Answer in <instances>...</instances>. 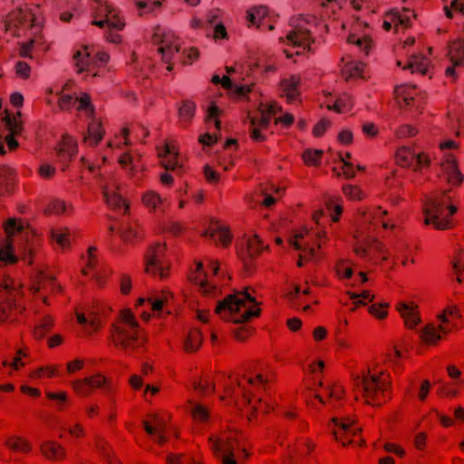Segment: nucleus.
<instances>
[{
	"label": "nucleus",
	"mask_w": 464,
	"mask_h": 464,
	"mask_svg": "<svg viewBox=\"0 0 464 464\" xmlns=\"http://www.w3.org/2000/svg\"><path fill=\"white\" fill-rule=\"evenodd\" d=\"M289 30L285 37H280L284 53L288 58L300 55L311 49L314 34L319 31L320 24L314 16L298 15L290 20Z\"/></svg>",
	"instance_id": "1"
},
{
	"label": "nucleus",
	"mask_w": 464,
	"mask_h": 464,
	"mask_svg": "<svg viewBox=\"0 0 464 464\" xmlns=\"http://www.w3.org/2000/svg\"><path fill=\"white\" fill-rule=\"evenodd\" d=\"M386 214L387 211L381 208L366 209L362 212L358 227L354 233V251L358 256H366L371 251L376 250L383 256V259L387 258V251L371 235L379 223H382V227L386 229L393 227L392 224L383 219Z\"/></svg>",
	"instance_id": "2"
},
{
	"label": "nucleus",
	"mask_w": 464,
	"mask_h": 464,
	"mask_svg": "<svg viewBox=\"0 0 464 464\" xmlns=\"http://www.w3.org/2000/svg\"><path fill=\"white\" fill-rule=\"evenodd\" d=\"M260 308L256 298L253 297L247 289L236 291L228 295L216 306V314L222 319L234 324H243L252 317L260 314Z\"/></svg>",
	"instance_id": "3"
},
{
	"label": "nucleus",
	"mask_w": 464,
	"mask_h": 464,
	"mask_svg": "<svg viewBox=\"0 0 464 464\" xmlns=\"http://www.w3.org/2000/svg\"><path fill=\"white\" fill-rule=\"evenodd\" d=\"M353 382L366 403L379 405L386 400L390 381L383 371L368 370L361 374H354Z\"/></svg>",
	"instance_id": "4"
},
{
	"label": "nucleus",
	"mask_w": 464,
	"mask_h": 464,
	"mask_svg": "<svg viewBox=\"0 0 464 464\" xmlns=\"http://www.w3.org/2000/svg\"><path fill=\"white\" fill-rule=\"evenodd\" d=\"M271 117H275V123L283 127H289L294 122V116L290 113H283L282 107L276 102L261 103L257 115L249 116L251 138L256 141L265 140L266 130L269 125Z\"/></svg>",
	"instance_id": "5"
},
{
	"label": "nucleus",
	"mask_w": 464,
	"mask_h": 464,
	"mask_svg": "<svg viewBox=\"0 0 464 464\" xmlns=\"http://www.w3.org/2000/svg\"><path fill=\"white\" fill-rule=\"evenodd\" d=\"M111 338L117 347L126 352L140 346L146 340L130 309L121 312L119 322L113 325Z\"/></svg>",
	"instance_id": "6"
},
{
	"label": "nucleus",
	"mask_w": 464,
	"mask_h": 464,
	"mask_svg": "<svg viewBox=\"0 0 464 464\" xmlns=\"http://www.w3.org/2000/svg\"><path fill=\"white\" fill-rule=\"evenodd\" d=\"M324 216L322 208L316 209L312 214V218L317 225L316 228L304 227L296 232L290 239V245L300 251V258L297 262L298 266H303V258H314L315 256V246H319L318 239L325 234V231L320 222Z\"/></svg>",
	"instance_id": "7"
},
{
	"label": "nucleus",
	"mask_w": 464,
	"mask_h": 464,
	"mask_svg": "<svg viewBox=\"0 0 464 464\" xmlns=\"http://www.w3.org/2000/svg\"><path fill=\"white\" fill-rule=\"evenodd\" d=\"M72 82H66L63 85H53L45 90V101L49 105L54 103L53 95L58 96V106L63 111L72 109L74 105L78 111H84L88 116H93L94 108L91 103L90 96L83 93L81 97H76L72 92Z\"/></svg>",
	"instance_id": "8"
},
{
	"label": "nucleus",
	"mask_w": 464,
	"mask_h": 464,
	"mask_svg": "<svg viewBox=\"0 0 464 464\" xmlns=\"http://www.w3.org/2000/svg\"><path fill=\"white\" fill-rule=\"evenodd\" d=\"M109 54L95 46L84 45L73 55V62L78 73L85 77H101L105 72Z\"/></svg>",
	"instance_id": "9"
},
{
	"label": "nucleus",
	"mask_w": 464,
	"mask_h": 464,
	"mask_svg": "<svg viewBox=\"0 0 464 464\" xmlns=\"http://www.w3.org/2000/svg\"><path fill=\"white\" fill-rule=\"evenodd\" d=\"M446 194L436 195L427 200L423 208L424 223L432 225L436 229L445 230L450 227V217L457 211V208L447 205Z\"/></svg>",
	"instance_id": "10"
},
{
	"label": "nucleus",
	"mask_w": 464,
	"mask_h": 464,
	"mask_svg": "<svg viewBox=\"0 0 464 464\" xmlns=\"http://www.w3.org/2000/svg\"><path fill=\"white\" fill-rule=\"evenodd\" d=\"M227 74L234 75L231 79L228 75L219 76L215 74L211 82L214 84H221L225 89L237 97H245L252 90L253 83H238L246 80L250 76L252 68L242 63H237L235 66H227Z\"/></svg>",
	"instance_id": "11"
},
{
	"label": "nucleus",
	"mask_w": 464,
	"mask_h": 464,
	"mask_svg": "<svg viewBox=\"0 0 464 464\" xmlns=\"http://www.w3.org/2000/svg\"><path fill=\"white\" fill-rule=\"evenodd\" d=\"M459 316V313L456 306L446 307L437 314L438 324L430 322L419 331L420 338L428 345H435L444 334L450 332L453 319Z\"/></svg>",
	"instance_id": "12"
},
{
	"label": "nucleus",
	"mask_w": 464,
	"mask_h": 464,
	"mask_svg": "<svg viewBox=\"0 0 464 464\" xmlns=\"http://www.w3.org/2000/svg\"><path fill=\"white\" fill-rule=\"evenodd\" d=\"M129 133V129L123 128L120 134L116 135L109 143V146L113 150H119V164L129 176L134 177L139 171L143 169V166L140 163L141 156L137 150H124V147L131 144Z\"/></svg>",
	"instance_id": "13"
},
{
	"label": "nucleus",
	"mask_w": 464,
	"mask_h": 464,
	"mask_svg": "<svg viewBox=\"0 0 464 464\" xmlns=\"http://www.w3.org/2000/svg\"><path fill=\"white\" fill-rule=\"evenodd\" d=\"M209 272L203 270V264L198 263L196 272L191 276V280L199 285L203 295L215 297L220 293L218 271V264L214 260L208 262Z\"/></svg>",
	"instance_id": "14"
},
{
	"label": "nucleus",
	"mask_w": 464,
	"mask_h": 464,
	"mask_svg": "<svg viewBox=\"0 0 464 464\" xmlns=\"http://www.w3.org/2000/svg\"><path fill=\"white\" fill-rule=\"evenodd\" d=\"M153 42L158 45V52L160 53L162 61L169 63L167 70H172L171 61L179 52L180 44L173 32L162 27H157L153 34Z\"/></svg>",
	"instance_id": "15"
},
{
	"label": "nucleus",
	"mask_w": 464,
	"mask_h": 464,
	"mask_svg": "<svg viewBox=\"0 0 464 464\" xmlns=\"http://www.w3.org/2000/svg\"><path fill=\"white\" fill-rule=\"evenodd\" d=\"M6 239L0 241V266L14 264L17 261L14 254L12 237L26 234L23 223L15 218H9L4 226Z\"/></svg>",
	"instance_id": "16"
},
{
	"label": "nucleus",
	"mask_w": 464,
	"mask_h": 464,
	"mask_svg": "<svg viewBox=\"0 0 464 464\" xmlns=\"http://www.w3.org/2000/svg\"><path fill=\"white\" fill-rule=\"evenodd\" d=\"M93 6L95 12V19L92 24L103 28L105 25L110 29L121 31L124 28L125 23L120 16L119 11L112 4L107 1L96 0Z\"/></svg>",
	"instance_id": "17"
},
{
	"label": "nucleus",
	"mask_w": 464,
	"mask_h": 464,
	"mask_svg": "<svg viewBox=\"0 0 464 464\" xmlns=\"http://www.w3.org/2000/svg\"><path fill=\"white\" fill-rule=\"evenodd\" d=\"M440 148L443 151L441 168L448 182L453 186L460 185L464 180V175L458 167L454 154L449 151L450 150H456L458 148L457 142L454 140H447L440 143Z\"/></svg>",
	"instance_id": "18"
},
{
	"label": "nucleus",
	"mask_w": 464,
	"mask_h": 464,
	"mask_svg": "<svg viewBox=\"0 0 464 464\" xmlns=\"http://www.w3.org/2000/svg\"><path fill=\"white\" fill-rule=\"evenodd\" d=\"M165 246L152 245L145 254V272L153 276L164 278L168 275L169 264L165 260Z\"/></svg>",
	"instance_id": "19"
},
{
	"label": "nucleus",
	"mask_w": 464,
	"mask_h": 464,
	"mask_svg": "<svg viewBox=\"0 0 464 464\" xmlns=\"http://www.w3.org/2000/svg\"><path fill=\"white\" fill-rule=\"evenodd\" d=\"M347 42L367 55L372 47V29L368 23L356 17L350 26Z\"/></svg>",
	"instance_id": "20"
},
{
	"label": "nucleus",
	"mask_w": 464,
	"mask_h": 464,
	"mask_svg": "<svg viewBox=\"0 0 464 464\" xmlns=\"http://www.w3.org/2000/svg\"><path fill=\"white\" fill-rule=\"evenodd\" d=\"M18 283H14L5 275H0V320L7 316L14 307V301L19 294Z\"/></svg>",
	"instance_id": "21"
},
{
	"label": "nucleus",
	"mask_w": 464,
	"mask_h": 464,
	"mask_svg": "<svg viewBox=\"0 0 464 464\" xmlns=\"http://www.w3.org/2000/svg\"><path fill=\"white\" fill-rule=\"evenodd\" d=\"M395 97L397 102L419 111L425 100V94L417 89L415 85L402 84L395 88Z\"/></svg>",
	"instance_id": "22"
},
{
	"label": "nucleus",
	"mask_w": 464,
	"mask_h": 464,
	"mask_svg": "<svg viewBox=\"0 0 464 464\" xmlns=\"http://www.w3.org/2000/svg\"><path fill=\"white\" fill-rule=\"evenodd\" d=\"M415 14L410 8L404 7L401 10L392 9L387 12L382 22V27L386 31L394 28L396 32L401 28H407L411 25V18Z\"/></svg>",
	"instance_id": "23"
},
{
	"label": "nucleus",
	"mask_w": 464,
	"mask_h": 464,
	"mask_svg": "<svg viewBox=\"0 0 464 464\" xmlns=\"http://www.w3.org/2000/svg\"><path fill=\"white\" fill-rule=\"evenodd\" d=\"M395 158L399 165L401 167H411L414 170H419L430 163V159L426 154L415 152L406 146L397 150Z\"/></svg>",
	"instance_id": "24"
},
{
	"label": "nucleus",
	"mask_w": 464,
	"mask_h": 464,
	"mask_svg": "<svg viewBox=\"0 0 464 464\" xmlns=\"http://www.w3.org/2000/svg\"><path fill=\"white\" fill-rule=\"evenodd\" d=\"M332 425L333 434L337 440L341 441L343 445L356 443L352 437L357 435L360 431V428L353 426V420L352 419L346 418L344 420H339L338 418H333Z\"/></svg>",
	"instance_id": "25"
},
{
	"label": "nucleus",
	"mask_w": 464,
	"mask_h": 464,
	"mask_svg": "<svg viewBox=\"0 0 464 464\" xmlns=\"http://www.w3.org/2000/svg\"><path fill=\"white\" fill-rule=\"evenodd\" d=\"M395 308L403 320L406 328L410 330L416 329L421 323L419 305L413 301H399Z\"/></svg>",
	"instance_id": "26"
},
{
	"label": "nucleus",
	"mask_w": 464,
	"mask_h": 464,
	"mask_svg": "<svg viewBox=\"0 0 464 464\" xmlns=\"http://www.w3.org/2000/svg\"><path fill=\"white\" fill-rule=\"evenodd\" d=\"M235 439L231 436L222 435L220 437L212 436L209 441L213 450L218 454H222L223 464H236L233 459V441Z\"/></svg>",
	"instance_id": "27"
},
{
	"label": "nucleus",
	"mask_w": 464,
	"mask_h": 464,
	"mask_svg": "<svg viewBox=\"0 0 464 464\" xmlns=\"http://www.w3.org/2000/svg\"><path fill=\"white\" fill-rule=\"evenodd\" d=\"M146 432L159 444L166 441L167 420L158 414L153 413L150 416V420L143 422Z\"/></svg>",
	"instance_id": "28"
},
{
	"label": "nucleus",
	"mask_w": 464,
	"mask_h": 464,
	"mask_svg": "<svg viewBox=\"0 0 464 464\" xmlns=\"http://www.w3.org/2000/svg\"><path fill=\"white\" fill-rule=\"evenodd\" d=\"M119 185L113 179L106 181L102 187L103 196L107 204L118 210L126 212L129 206L126 200L118 192Z\"/></svg>",
	"instance_id": "29"
},
{
	"label": "nucleus",
	"mask_w": 464,
	"mask_h": 464,
	"mask_svg": "<svg viewBox=\"0 0 464 464\" xmlns=\"http://www.w3.org/2000/svg\"><path fill=\"white\" fill-rule=\"evenodd\" d=\"M14 16L18 20L20 24L35 27L36 30H38L42 23L38 5H24L14 12Z\"/></svg>",
	"instance_id": "30"
},
{
	"label": "nucleus",
	"mask_w": 464,
	"mask_h": 464,
	"mask_svg": "<svg viewBox=\"0 0 464 464\" xmlns=\"http://www.w3.org/2000/svg\"><path fill=\"white\" fill-rule=\"evenodd\" d=\"M158 156L160 160V165L166 170H176L182 168L179 160V150L174 145L166 143L158 148Z\"/></svg>",
	"instance_id": "31"
},
{
	"label": "nucleus",
	"mask_w": 464,
	"mask_h": 464,
	"mask_svg": "<svg viewBox=\"0 0 464 464\" xmlns=\"http://www.w3.org/2000/svg\"><path fill=\"white\" fill-rule=\"evenodd\" d=\"M54 151L61 163L70 160L77 152V142L70 135H64L62 140L55 146Z\"/></svg>",
	"instance_id": "32"
},
{
	"label": "nucleus",
	"mask_w": 464,
	"mask_h": 464,
	"mask_svg": "<svg viewBox=\"0 0 464 464\" xmlns=\"http://www.w3.org/2000/svg\"><path fill=\"white\" fill-rule=\"evenodd\" d=\"M299 84L300 77L297 75H291L281 80L280 92L288 102H294L299 97Z\"/></svg>",
	"instance_id": "33"
},
{
	"label": "nucleus",
	"mask_w": 464,
	"mask_h": 464,
	"mask_svg": "<svg viewBox=\"0 0 464 464\" xmlns=\"http://www.w3.org/2000/svg\"><path fill=\"white\" fill-rule=\"evenodd\" d=\"M204 236L209 237L214 240L218 239V242L225 246L231 241V234L227 227L219 221H212L205 231Z\"/></svg>",
	"instance_id": "34"
},
{
	"label": "nucleus",
	"mask_w": 464,
	"mask_h": 464,
	"mask_svg": "<svg viewBox=\"0 0 464 464\" xmlns=\"http://www.w3.org/2000/svg\"><path fill=\"white\" fill-rule=\"evenodd\" d=\"M20 118L21 112H17L16 115L13 117L7 115L5 119V125L10 131V134L5 137V142L10 150H14L18 147V142L14 136L22 131V121Z\"/></svg>",
	"instance_id": "35"
},
{
	"label": "nucleus",
	"mask_w": 464,
	"mask_h": 464,
	"mask_svg": "<svg viewBox=\"0 0 464 464\" xmlns=\"http://www.w3.org/2000/svg\"><path fill=\"white\" fill-rule=\"evenodd\" d=\"M55 287V282L52 276L47 275L44 270L38 269L33 277L31 291L37 293L48 291Z\"/></svg>",
	"instance_id": "36"
},
{
	"label": "nucleus",
	"mask_w": 464,
	"mask_h": 464,
	"mask_svg": "<svg viewBox=\"0 0 464 464\" xmlns=\"http://www.w3.org/2000/svg\"><path fill=\"white\" fill-rule=\"evenodd\" d=\"M169 297H170V294L167 293V292L162 293L161 295H158V296H154V297H150L148 299L140 297V298L138 299V302H137V304H136V308L139 309L146 302H148L151 311L156 315L160 316L161 314V313H162L166 304L168 303Z\"/></svg>",
	"instance_id": "37"
},
{
	"label": "nucleus",
	"mask_w": 464,
	"mask_h": 464,
	"mask_svg": "<svg viewBox=\"0 0 464 464\" xmlns=\"http://www.w3.org/2000/svg\"><path fill=\"white\" fill-rule=\"evenodd\" d=\"M410 69L412 72L428 74L430 71V60L422 53H413L411 55L407 64L403 69Z\"/></svg>",
	"instance_id": "38"
},
{
	"label": "nucleus",
	"mask_w": 464,
	"mask_h": 464,
	"mask_svg": "<svg viewBox=\"0 0 464 464\" xmlns=\"http://www.w3.org/2000/svg\"><path fill=\"white\" fill-rule=\"evenodd\" d=\"M324 104L328 110H334L338 113H344L352 109L353 101L349 94L343 93L333 102L330 101H325L324 102Z\"/></svg>",
	"instance_id": "39"
},
{
	"label": "nucleus",
	"mask_w": 464,
	"mask_h": 464,
	"mask_svg": "<svg viewBox=\"0 0 464 464\" xmlns=\"http://www.w3.org/2000/svg\"><path fill=\"white\" fill-rule=\"evenodd\" d=\"M104 130L101 122L92 119L88 127V135L84 137V142L90 146L96 145L102 138Z\"/></svg>",
	"instance_id": "40"
},
{
	"label": "nucleus",
	"mask_w": 464,
	"mask_h": 464,
	"mask_svg": "<svg viewBox=\"0 0 464 464\" xmlns=\"http://www.w3.org/2000/svg\"><path fill=\"white\" fill-rule=\"evenodd\" d=\"M70 230L67 227H57L51 230V238L53 243L63 249L70 246Z\"/></svg>",
	"instance_id": "41"
},
{
	"label": "nucleus",
	"mask_w": 464,
	"mask_h": 464,
	"mask_svg": "<svg viewBox=\"0 0 464 464\" xmlns=\"http://www.w3.org/2000/svg\"><path fill=\"white\" fill-rule=\"evenodd\" d=\"M142 203L150 211H157L160 208L164 199L155 190H148L142 195Z\"/></svg>",
	"instance_id": "42"
},
{
	"label": "nucleus",
	"mask_w": 464,
	"mask_h": 464,
	"mask_svg": "<svg viewBox=\"0 0 464 464\" xmlns=\"http://www.w3.org/2000/svg\"><path fill=\"white\" fill-rule=\"evenodd\" d=\"M58 374V366L54 364H46L36 368L29 374L30 378L42 380L44 378H53Z\"/></svg>",
	"instance_id": "43"
},
{
	"label": "nucleus",
	"mask_w": 464,
	"mask_h": 464,
	"mask_svg": "<svg viewBox=\"0 0 464 464\" xmlns=\"http://www.w3.org/2000/svg\"><path fill=\"white\" fill-rule=\"evenodd\" d=\"M364 65L361 62H347L343 69L342 73L345 79L362 77Z\"/></svg>",
	"instance_id": "44"
},
{
	"label": "nucleus",
	"mask_w": 464,
	"mask_h": 464,
	"mask_svg": "<svg viewBox=\"0 0 464 464\" xmlns=\"http://www.w3.org/2000/svg\"><path fill=\"white\" fill-rule=\"evenodd\" d=\"M43 453L49 459H60L64 456L63 449L53 441H46L42 445Z\"/></svg>",
	"instance_id": "45"
},
{
	"label": "nucleus",
	"mask_w": 464,
	"mask_h": 464,
	"mask_svg": "<svg viewBox=\"0 0 464 464\" xmlns=\"http://www.w3.org/2000/svg\"><path fill=\"white\" fill-rule=\"evenodd\" d=\"M196 104L191 101H185L179 108V121L184 123L189 122L194 117Z\"/></svg>",
	"instance_id": "46"
},
{
	"label": "nucleus",
	"mask_w": 464,
	"mask_h": 464,
	"mask_svg": "<svg viewBox=\"0 0 464 464\" xmlns=\"http://www.w3.org/2000/svg\"><path fill=\"white\" fill-rule=\"evenodd\" d=\"M201 341V333L198 329H193L184 342V348L188 352H194L199 348Z\"/></svg>",
	"instance_id": "47"
},
{
	"label": "nucleus",
	"mask_w": 464,
	"mask_h": 464,
	"mask_svg": "<svg viewBox=\"0 0 464 464\" xmlns=\"http://www.w3.org/2000/svg\"><path fill=\"white\" fill-rule=\"evenodd\" d=\"M163 0H134V4L139 11V14L151 13L161 6Z\"/></svg>",
	"instance_id": "48"
},
{
	"label": "nucleus",
	"mask_w": 464,
	"mask_h": 464,
	"mask_svg": "<svg viewBox=\"0 0 464 464\" xmlns=\"http://www.w3.org/2000/svg\"><path fill=\"white\" fill-rule=\"evenodd\" d=\"M268 14V9L266 6L260 5L253 7L247 11L246 18L251 24H257Z\"/></svg>",
	"instance_id": "49"
},
{
	"label": "nucleus",
	"mask_w": 464,
	"mask_h": 464,
	"mask_svg": "<svg viewBox=\"0 0 464 464\" xmlns=\"http://www.w3.org/2000/svg\"><path fill=\"white\" fill-rule=\"evenodd\" d=\"M189 404L190 412L195 421L204 422L208 419L209 413L206 407L192 401H189Z\"/></svg>",
	"instance_id": "50"
},
{
	"label": "nucleus",
	"mask_w": 464,
	"mask_h": 464,
	"mask_svg": "<svg viewBox=\"0 0 464 464\" xmlns=\"http://www.w3.org/2000/svg\"><path fill=\"white\" fill-rule=\"evenodd\" d=\"M347 295L350 296L351 299L354 300V307L353 308V310H354L356 306L359 304L364 305L367 304V302H372L374 298V295L368 290H364L360 294L348 291Z\"/></svg>",
	"instance_id": "51"
},
{
	"label": "nucleus",
	"mask_w": 464,
	"mask_h": 464,
	"mask_svg": "<svg viewBox=\"0 0 464 464\" xmlns=\"http://www.w3.org/2000/svg\"><path fill=\"white\" fill-rule=\"evenodd\" d=\"M61 429L68 431L72 437H80L83 434V428L79 423H72L69 419H63L60 422Z\"/></svg>",
	"instance_id": "52"
},
{
	"label": "nucleus",
	"mask_w": 464,
	"mask_h": 464,
	"mask_svg": "<svg viewBox=\"0 0 464 464\" xmlns=\"http://www.w3.org/2000/svg\"><path fill=\"white\" fill-rule=\"evenodd\" d=\"M5 444L15 451L27 452L30 450L29 443L20 437H11L5 441Z\"/></svg>",
	"instance_id": "53"
},
{
	"label": "nucleus",
	"mask_w": 464,
	"mask_h": 464,
	"mask_svg": "<svg viewBox=\"0 0 464 464\" xmlns=\"http://www.w3.org/2000/svg\"><path fill=\"white\" fill-rule=\"evenodd\" d=\"M120 236L125 242H130L138 237L137 227L131 223H122L120 228Z\"/></svg>",
	"instance_id": "54"
},
{
	"label": "nucleus",
	"mask_w": 464,
	"mask_h": 464,
	"mask_svg": "<svg viewBox=\"0 0 464 464\" xmlns=\"http://www.w3.org/2000/svg\"><path fill=\"white\" fill-rule=\"evenodd\" d=\"M28 357V353L24 350L20 349L17 351L16 355L12 359L11 362L4 361V366H9L14 371H18L25 365L24 361V358Z\"/></svg>",
	"instance_id": "55"
},
{
	"label": "nucleus",
	"mask_w": 464,
	"mask_h": 464,
	"mask_svg": "<svg viewBox=\"0 0 464 464\" xmlns=\"http://www.w3.org/2000/svg\"><path fill=\"white\" fill-rule=\"evenodd\" d=\"M220 113L221 111L215 103H211L207 109V121L209 124L213 123L218 131L220 130V121L218 120Z\"/></svg>",
	"instance_id": "56"
},
{
	"label": "nucleus",
	"mask_w": 464,
	"mask_h": 464,
	"mask_svg": "<svg viewBox=\"0 0 464 464\" xmlns=\"http://www.w3.org/2000/svg\"><path fill=\"white\" fill-rule=\"evenodd\" d=\"M263 249L262 243L257 236H254L247 239L246 255L249 258L258 255Z\"/></svg>",
	"instance_id": "57"
},
{
	"label": "nucleus",
	"mask_w": 464,
	"mask_h": 464,
	"mask_svg": "<svg viewBox=\"0 0 464 464\" xmlns=\"http://www.w3.org/2000/svg\"><path fill=\"white\" fill-rule=\"evenodd\" d=\"M69 208H71V206L68 205L65 201L59 198H54L52 199L49 203L47 211L52 214L61 215L65 214Z\"/></svg>",
	"instance_id": "58"
},
{
	"label": "nucleus",
	"mask_w": 464,
	"mask_h": 464,
	"mask_svg": "<svg viewBox=\"0 0 464 464\" xmlns=\"http://www.w3.org/2000/svg\"><path fill=\"white\" fill-rule=\"evenodd\" d=\"M324 151L322 150L307 149L303 153V160L307 165H317Z\"/></svg>",
	"instance_id": "59"
},
{
	"label": "nucleus",
	"mask_w": 464,
	"mask_h": 464,
	"mask_svg": "<svg viewBox=\"0 0 464 464\" xmlns=\"http://www.w3.org/2000/svg\"><path fill=\"white\" fill-rule=\"evenodd\" d=\"M46 396L55 402V407L58 411H62L68 401V395L65 392H47Z\"/></svg>",
	"instance_id": "60"
},
{
	"label": "nucleus",
	"mask_w": 464,
	"mask_h": 464,
	"mask_svg": "<svg viewBox=\"0 0 464 464\" xmlns=\"http://www.w3.org/2000/svg\"><path fill=\"white\" fill-rule=\"evenodd\" d=\"M443 9L445 15L449 18H451L455 13L464 12V4L462 0H451L450 5L447 3L444 4Z\"/></svg>",
	"instance_id": "61"
},
{
	"label": "nucleus",
	"mask_w": 464,
	"mask_h": 464,
	"mask_svg": "<svg viewBox=\"0 0 464 464\" xmlns=\"http://www.w3.org/2000/svg\"><path fill=\"white\" fill-rule=\"evenodd\" d=\"M76 315L79 324L82 325L88 324L91 327L90 332L94 331L98 327V318L92 312L88 313L87 315L81 313H78Z\"/></svg>",
	"instance_id": "62"
},
{
	"label": "nucleus",
	"mask_w": 464,
	"mask_h": 464,
	"mask_svg": "<svg viewBox=\"0 0 464 464\" xmlns=\"http://www.w3.org/2000/svg\"><path fill=\"white\" fill-rule=\"evenodd\" d=\"M448 125L450 129L457 130V134H459L460 130L464 129V115L459 112L450 114Z\"/></svg>",
	"instance_id": "63"
},
{
	"label": "nucleus",
	"mask_w": 464,
	"mask_h": 464,
	"mask_svg": "<svg viewBox=\"0 0 464 464\" xmlns=\"http://www.w3.org/2000/svg\"><path fill=\"white\" fill-rule=\"evenodd\" d=\"M89 378L77 379L71 382L72 389L80 395H88L90 393Z\"/></svg>",
	"instance_id": "64"
}]
</instances>
